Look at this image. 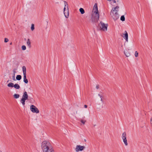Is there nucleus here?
Segmentation results:
<instances>
[{"label":"nucleus","mask_w":152,"mask_h":152,"mask_svg":"<svg viewBox=\"0 0 152 152\" xmlns=\"http://www.w3.org/2000/svg\"><path fill=\"white\" fill-rule=\"evenodd\" d=\"M124 34H122V36L125 39L126 42L128 41V34L126 31H125Z\"/></svg>","instance_id":"obj_9"},{"label":"nucleus","mask_w":152,"mask_h":152,"mask_svg":"<svg viewBox=\"0 0 152 152\" xmlns=\"http://www.w3.org/2000/svg\"><path fill=\"white\" fill-rule=\"evenodd\" d=\"M30 109L33 113H39V110L34 105H32L30 106Z\"/></svg>","instance_id":"obj_7"},{"label":"nucleus","mask_w":152,"mask_h":152,"mask_svg":"<svg viewBox=\"0 0 152 152\" xmlns=\"http://www.w3.org/2000/svg\"><path fill=\"white\" fill-rule=\"evenodd\" d=\"M80 12L82 14H83L85 13V11L82 8H80L79 10Z\"/></svg>","instance_id":"obj_18"},{"label":"nucleus","mask_w":152,"mask_h":152,"mask_svg":"<svg viewBox=\"0 0 152 152\" xmlns=\"http://www.w3.org/2000/svg\"><path fill=\"white\" fill-rule=\"evenodd\" d=\"M22 70L23 75H26V68L25 66H23L22 67Z\"/></svg>","instance_id":"obj_12"},{"label":"nucleus","mask_w":152,"mask_h":152,"mask_svg":"<svg viewBox=\"0 0 152 152\" xmlns=\"http://www.w3.org/2000/svg\"><path fill=\"white\" fill-rule=\"evenodd\" d=\"M111 15L114 20H116L119 18L118 14H112Z\"/></svg>","instance_id":"obj_10"},{"label":"nucleus","mask_w":152,"mask_h":152,"mask_svg":"<svg viewBox=\"0 0 152 152\" xmlns=\"http://www.w3.org/2000/svg\"><path fill=\"white\" fill-rule=\"evenodd\" d=\"M85 148L84 146H81L80 145H77L76 146L75 151L76 152H78L80 151H82Z\"/></svg>","instance_id":"obj_8"},{"label":"nucleus","mask_w":152,"mask_h":152,"mask_svg":"<svg viewBox=\"0 0 152 152\" xmlns=\"http://www.w3.org/2000/svg\"><path fill=\"white\" fill-rule=\"evenodd\" d=\"M31 30L33 31L34 29V24H32L31 25Z\"/></svg>","instance_id":"obj_24"},{"label":"nucleus","mask_w":152,"mask_h":152,"mask_svg":"<svg viewBox=\"0 0 152 152\" xmlns=\"http://www.w3.org/2000/svg\"><path fill=\"white\" fill-rule=\"evenodd\" d=\"M64 12L65 17L67 18L69 17V9L68 8V4L67 2L65 1H64Z\"/></svg>","instance_id":"obj_3"},{"label":"nucleus","mask_w":152,"mask_h":152,"mask_svg":"<svg viewBox=\"0 0 152 152\" xmlns=\"http://www.w3.org/2000/svg\"><path fill=\"white\" fill-rule=\"evenodd\" d=\"M9 41V39L7 38H5L4 39V42H7Z\"/></svg>","instance_id":"obj_26"},{"label":"nucleus","mask_w":152,"mask_h":152,"mask_svg":"<svg viewBox=\"0 0 152 152\" xmlns=\"http://www.w3.org/2000/svg\"><path fill=\"white\" fill-rule=\"evenodd\" d=\"M121 20L122 21H124L125 20V18L124 15H122L121 18Z\"/></svg>","instance_id":"obj_22"},{"label":"nucleus","mask_w":152,"mask_h":152,"mask_svg":"<svg viewBox=\"0 0 152 152\" xmlns=\"http://www.w3.org/2000/svg\"><path fill=\"white\" fill-rule=\"evenodd\" d=\"M119 8V7L118 6H116L115 7H114L112 8V11H114L115 10H118V9Z\"/></svg>","instance_id":"obj_21"},{"label":"nucleus","mask_w":152,"mask_h":152,"mask_svg":"<svg viewBox=\"0 0 152 152\" xmlns=\"http://www.w3.org/2000/svg\"><path fill=\"white\" fill-rule=\"evenodd\" d=\"M151 124L152 126V117L151 119Z\"/></svg>","instance_id":"obj_30"},{"label":"nucleus","mask_w":152,"mask_h":152,"mask_svg":"<svg viewBox=\"0 0 152 152\" xmlns=\"http://www.w3.org/2000/svg\"><path fill=\"white\" fill-rule=\"evenodd\" d=\"M99 13L97 6L96 4L94 7L92 11L91 16V20L93 22L96 23L98 21L99 18Z\"/></svg>","instance_id":"obj_2"},{"label":"nucleus","mask_w":152,"mask_h":152,"mask_svg":"<svg viewBox=\"0 0 152 152\" xmlns=\"http://www.w3.org/2000/svg\"><path fill=\"white\" fill-rule=\"evenodd\" d=\"M80 121L83 124H85V122H86V120H83V119H81L80 120Z\"/></svg>","instance_id":"obj_23"},{"label":"nucleus","mask_w":152,"mask_h":152,"mask_svg":"<svg viewBox=\"0 0 152 152\" xmlns=\"http://www.w3.org/2000/svg\"><path fill=\"white\" fill-rule=\"evenodd\" d=\"M26 43L28 47H31V43H30V42L29 39H28V40H27Z\"/></svg>","instance_id":"obj_19"},{"label":"nucleus","mask_w":152,"mask_h":152,"mask_svg":"<svg viewBox=\"0 0 152 152\" xmlns=\"http://www.w3.org/2000/svg\"><path fill=\"white\" fill-rule=\"evenodd\" d=\"M118 11V10H115L114 11H112V9L110 12V15H112V14H118L117 13Z\"/></svg>","instance_id":"obj_14"},{"label":"nucleus","mask_w":152,"mask_h":152,"mask_svg":"<svg viewBox=\"0 0 152 152\" xmlns=\"http://www.w3.org/2000/svg\"><path fill=\"white\" fill-rule=\"evenodd\" d=\"M99 85H96V88L97 89H99Z\"/></svg>","instance_id":"obj_28"},{"label":"nucleus","mask_w":152,"mask_h":152,"mask_svg":"<svg viewBox=\"0 0 152 152\" xmlns=\"http://www.w3.org/2000/svg\"><path fill=\"white\" fill-rule=\"evenodd\" d=\"M14 87L16 89H19L20 88V86L18 84H15L14 85Z\"/></svg>","instance_id":"obj_15"},{"label":"nucleus","mask_w":152,"mask_h":152,"mask_svg":"<svg viewBox=\"0 0 152 152\" xmlns=\"http://www.w3.org/2000/svg\"><path fill=\"white\" fill-rule=\"evenodd\" d=\"M101 101H102V102H103V100L102 99V98H101V100H100Z\"/></svg>","instance_id":"obj_34"},{"label":"nucleus","mask_w":152,"mask_h":152,"mask_svg":"<svg viewBox=\"0 0 152 152\" xmlns=\"http://www.w3.org/2000/svg\"><path fill=\"white\" fill-rule=\"evenodd\" d=\"M98 95L100 97V98H102L103 97V96L101 94H99Z\"/></svg>","instance_id":"obj_27"},{"label":"nucleus","mask_w":152,"mask_h":152,"mask_svg":"<svg viewBox=\"0 0 152 152\" xmlns=\"http://www.w3.org/2000/svg\"><path fill=\"white\" fill-rule=\"evenodd\" d=\"M28 95L27 92L26 91L24 92L22 96V98L21 99L20 102L23 106L25 104V102L26 100L28 99Z\"/></svg>","instance_id":"obj_5"},{"label":"nucleus","mask_w":152,"mask_h":152,"mask_svg":"<svg viewBox=\"0 0 152 152\" xmlns=\"http://www.w3.org/2000/svg\"><path fill=\"white\" fill-rule=\"evenodd\" d=\"M42 152H55L52 144L48 140H44L41 143Z\"/></svg>","instance_id":"obj_1"},{"label":"nucleus","mask_w":152,"mask_h":152,"mask_svg":"<svg viewBox=\"0 0 152 152\" xmlns=\"http://www.w3.org/2000/svg\"><path fill=\"white\" fill-rule=\"evenodd\" d=\"M9 82V80H8V81H7V82Z\"/></svg>","instance_id":"obj_36"},{"label":"nucleus","mask_w":152,"mask_h":152,"mask_svg":"<svg viewBox=\"0 0 152 152\" xmlns=\"http://www.w3.org/2000/svg\"><path fill=\"white\" fill-rule=\"evenodd\" d=\"M129 50V49H126L124 51V54L126 57H129L130 56V54Z\"/></svg>","instance_id":"obj_11"},{"label":"nucleus","mask_w":152,"mask_h":152,"mask_svg":"<svg viewBox=\"0 0 152 152\" xmlns=\"http://www.w3.org/2000/svg\"><path fill=\"white\" fill-rule=\"evenodd\" d=\"M22 77L20 75H17L16 77V79L18 80H20L21 79Z\"/></svg>","instance_id":"obj_16"},{"label":"nucleus","mask_w":152,"mask_h":152,"mask_svg":"<svg viewBox=\"0 0 152 152\" xmlns=\"http://www.w3.org/2000/svg\"><path fill=\"white\" fill-rule=\"evenodd\" d=\"M26 48H22V50H25L26 49Z\"/></svg>","instance_id":"obj_32"},{"label":"nucleus","mask_w":152,"mask_h":152,"mask_svg":"<svg viewBox=\"0 0 152 152\" xmlns=\"http://www.w3.org/2000/svg\"><path fill=\"white\" fill-rule=\"evenodd\" d=\"M19 96V95L18 94H15L14 95V97L15 99L18 98Z\"/></svg>","instance_id":"obj_20"},{"label":"nucleus","mask_w":152,"mask_h":152,"mask_svg":"<svg viewBox=\"0 0 152 152\" xmlns=\"http://www.w3.org/2000/svg\"><path fill=\"white\" fill-rule=\"evenodd\" d=\"M14 86V84L12 83H10L7 85V86L9 87H13Z\"/></svg>","instance_id":"obj_17"},{"label":"nucleus","mask_w":152,"mask_h":152,"mask_svg":"<svg viewBox=\"0 0 152 152\" xmlns=\"http://www.w3.org/2000/svg\"><path fill=\"white\" fill-rule=\"evenodd\" d=\"M138 53L137 52V51H136L135 52V55H134L136 57H137L138 56Z\"/></svg>","instance_id":"obj_25"},{"label":"nucleus","mask_w":152,"mask_h":152,"mask_svg":"<svg viewBox=\"0 0 152 152\" xmlns=\"http://www.w3.org/2000/svg\"><path fill=\"white\" fill-rule=\"evenodd\" d=\"M21 48H26V47L25 45H23Z\"/></svg>","instance_id":"obj_33"},{"label":"nucleus","mask_w":152,"mask_h":152,"mask_svg":"<svg viewBox=\"0 0 152 152\" xmlns=\"http://www.w3.org/2000/svg\"><path fill=\"white\" fill-rule=\"evenodd\" d=\"M121 138L125 145L126 146L128 145L127 140V139L126 133V132H123L121 135Z\"/></svg>","instance_id":"obj_6"},{"label":"nucleus","mask_w":152,"mask_h":152,"mask_svg":"<svg viewBox=\"0 0 152 152\" xmlns=\"http://www.w3.org/2000/svg\"><path fill=\"white\" fill-rule=\"evenodd\" d=\"M84 107L85 108H87V105H84Z\"/></svg>","instance_id":"obj_31"},{"label":"nucleus","mask_w":152,"mask_h":152,"mask_svg":"<svg viewBox=\"0 0 152 152\" xmlns=\"http://www.w3.org/2000/svg\"><path fill=\"white\" fill-rule=\"evenodd\" d=\"M12 42H11L10 43V45H12Z\"/></svg>","instance_id":"obj_35"},{"label":"nucleus","mask_w":152,"mask_h":152,"mask_svg":"<svg viewBox=\"0 0 152 152\" xmlns=\"http://www.w3.org/2000/svg\"><path fill=\"white\" fill-rule=\"evenodd\" d=\"M23 81L26 84L28 83V80L26 79V75H23Z\"/></svg>","instance_id":"obj_13"},{"label":"nucleus","mask_w":152,"mask_h":152,"mask_svg":"<svg viewBox=\"0 0 152 152\" xmlns=\"http://www.w3.org/2000/svg\"><path fill=\"white\" fill-rule=\"evenodd\" d=\"M107 26L108 25L107 24H105L103 22L101 21L98 25V28L100 30L105 31L107 30Z\"/></svg>","instance_id":"obj_4"},{"label":"nucleus","mask_w":152,"mask_h":152,"mask_svg":"<svg viewBox=\"0 0 152 152\" xmlns=\"http://www.w3.org/2000/svg\"><path fill=\"white\" fill-rule=\"evenodd\" d=\"M13 80H15V73L14 74V76H13Z\"/></svg>","instance_id":"obj_29"}]
</instances>
